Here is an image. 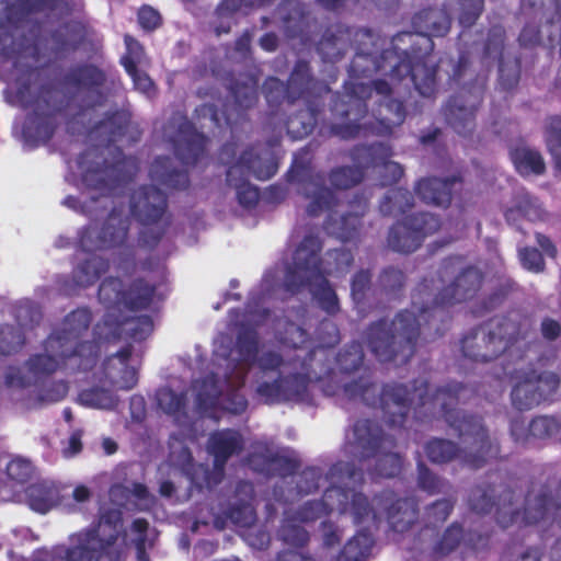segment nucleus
Wrapping results in <instances>:
<instances>
[{
	"instance_id": "a18cd8bd",
	"label": "nucleus",
	"mask_w": 561,
	"mask_h": 561,
	"mask_svg": "<svg viewBox=\"0 0 561 561\" xmlns=\"http://www.w3.org/2000/svg\"><path fill=\"white\" fill-rule=\"evenodd\" d=\"M413 81L415 83L416 89L420 91L422 95L430 96L434 91V77L432 75L427 76L424 83L420 82L419 73L416 71L412 75Z\"/></svg>"
},
{
	"instance_id": "bb28decb",
	"label": "nucleus",
	"mask_w": 561,
	"mask_h": 561,
	"mask_svg": "<svg viewBox=\"0 0 561 561\" xmlns=\"http://www.w3.org/2000/svg\"><path fill=\"white\" fill-rule=\"evenodd\" d=\"M559 430V424L553 417L540 416L529 424V433L537 438H545L554 435Z\"/></svg>"
},
{
	"instance_id": "f8f14e48",
	"label": "nucleus",
	"mask_w": 561,
	"mask_h": 561,
	"mask_svg": "<svg viewBox=\"0 0 561 561\" xmlns=\"http://www.w3.org/2000/svg\"><path fill=\"white\" fill-rule=\"evenodd\" d=\"M128 351L110 357L104 364V375L121 389H130L137 383L136 368L128 364Z\"/></svg>"
},
{
	"instance_id": "de8ad7c7",
	"label": "nucleus",
	"mask_w": 561,
	"mask_h": 561,
	"mask_svg": "<svg viewBox=\"0 0 561 561\" xmlns=\"http://www.w3.org/2000/svg\"><path fill=\"white\" fill-rule=\"evenodd\" d=\"M368 282H369V276L367 273L363 272V273L357 274L355 276V278L353 280V285H352L353 294L356 295V294L360 293L366 287Z\"/></svg>"
},
{
	"instance_id": "69168bd1",
	"label": "nucleus",
	"mask_w": 561,
	"mask_h": 561,
	"mask_svg": "<svg viewBox=\"0 0 561 561\" xmlns=\"http://www.w3.org/2000/svg\"><path fill=\"white\" fill-rule=\"evenodd\" d=\"M123 492H124L123 488H121V486H114V488L111 490V496H112L113 499H116V497H118Z\"/></svg>"
},
{
	"instance_id": "1a4fd4ad",
	"label": "nucleus",
	"mask_w": 561,
	"mask_h": 561,
	"mask_svg": "<svg viewBox=\"0 0 561 561\" xmlns=\"http://www.w3.org/2000/svg\"><path fill=\"white\" fill-rule=\"evenodd\" d=\"M240 447V435L233 431L216 433L210 437L209 440V453L214 456V466L217 471L214 476H209L199 466L197 470H201L205 474V484L211 486L219 482L220 471L226 459Z\"/></svg>"
},
{
	"instance_id": "4d7b16f0",
	"label": "nucleus",
	"mask_w": 561,
	"mask_h": 561,
	"mask_svg": "<svg viewBox=\"0 0 561 561\" xmlns=\"http://www.w3.org/2000/svg\"><path fill=\"white\" fill-rule=\"evenodd\" d=\"M248 540H249L251 546L256 547V548H262L267 542V536L264 533H261L260 536H259V540L256 542V541L252 540V535L249 534L248 535Z\"/></svg>"
},
{
	"instance_id": "c85d7f7f",
	"label": "nucleus",
	"mask_w": 561,
	"mask_h": 561,
	"mask_svg": "<svg viewBox=\"0 0 561 561\" xmlns=\"http://www.w3.org/2000/svg\"><path fill=\"white\" fill-rule=\"evenodd\" d=\"M378 474L381 477H393L401 470V459L397 454H385L378 458Z\"/></svg>"
},
{
	"instance_id": "412c9836",
	"label": "nucleus",
	"mask_w": 561,
	"mask_h": 561,
	"mask_svg": "<svg viewBox=\"0 0 561 561\" xmlns=\"http://www.w3.org/2000/svg\"><path fill=\"white\" fill-rule=\"evenodd\" d=\"M82 405L95 409H112L117 403V398L108 390L91 388L83 390L79 396Z\"/></svg>"
},
{
	"instance_id": "864d4df0",
	"label": "nucleus",
	"mask_w": 561,
	"mask_h": 561,
	"mask_svg": "<svg viewBox=\"0 0 561 561\" xmlns=\"http://www.w3.org/2000/svg\"><path fill=\"white\" fill-rule=\"evenodd\" d=\"M67 393V387L64 383L57 386L54 393L48 394L44 400L47 402H55L62 399Z\"/></svg>"
},
{
	"instance_id": "423d86ee",
	"label": "nucleus",
	"mask_w": 561,
	"mask_h": 561,
	"mask_svg": "<svg viewBox=\"0 0 561 561\" xmlns=\"http://www.w3.org/2000/svg\"><path fill=\"white\" fill-rule=\"evenodd\" d=\"M421 319H424L423 314L420 319H415L413 312L411 311L400 313L391 324L397 333L396 335H390L386 323H379L373 327L368 341L371 352L380 360L392 359V345L397 342V340L401 342L402 339H407V341L410 342L412 333L415 331L416 327L421 324Z\"/></svg>"
},
{
	"instance_id": "dca6fc26",
	"label": "nucleus",
	"mask_w": 561,
	"mask_h": 561,
	"mask_svg": "<svg viewBox=\"0 0 561 561\" xmlns=\"http://www.w3.org/2000/svg\"><path fill=\"white\" fill-rule=\"evenodd\" d=\"M456 181H442L438 179L423 180L417 185V194L426 202L436 205L448 204Z\"/></svg>"
},
{
	"instance_id": "8fccbe9b",
	"label": "nucleus",
	"mask_w": 561,
	"mask_h": 561,
	"mask_svg": "<svg viewBox=\"0 0 561 561\" xmlns=\"http://www.w3.org/2000/svg\"><path fill=\"white\" fill-rule=\"evenodd\" d=\"M537 242L541 247V249L550 256L554 257L557 255V249L551 243V241L545 236L538 234Z\"/></svg>"
},
{
	"instance_id": "ddd939ff",
	"label": "nucleus",
	"mask_w": 561,
	"mask_h": 561,
	"mask_svg": "<svg viewBox=\"0 0 561 561\" xmlns=\"http://www.w3.org/2000/svg\"><path fill=\"white\" fill-rule=\"evenodd\" d=\"M164 207L165 197L154 187L141 190L133 197L131 211L144 220L158 219Z\"/></svg>"
},
{
	"instance_id": "72a5a7b5",
	"label": "nucleus",
	"mask_w": 561,
	"mask_h": 561,
	"mask_svg": "<svg viewBox=\"0 0 561 561\" xmlns=\"http://www.w3.org/2000/svg\"><path fill=\"white\" fill-rule=\"evenodd\" d=\"M125 327V330L130 332L131 336L136 340L145 339L152 331V322L147 317L127 321Z\"/></svg>"
},
{
	"instance_id": "0eeeda50",
	"label": "nucleus",
	"mask_w": 561,
	"mask_h": 561,
	"mask_svg": "<svg viewBox=\"0 0 561 561\" xmlns=\"http://www.w3.org/2000/svg\"><path fill=\"white\" fill-rule=\"evenodd\" d=\"M558 378L553 373L539 376H527L515 385L512 399L519 409H527L549 397L558 387Z\"/></svg>"
},
{
	"instance_id": "4468645a",
	"label": "nucleus",
	"mask_w": 561,
	"mask_h": 561,
	"mask_svg": "<svg viewBox=\"0 0 561 561\" xmlns=\"http://www.w3.org/2000/svg\"><path fill=\"white\" fill-rule=\"evenodd\" d=\"M474 345L470 339L463 341V353L466 356L477 360L486 362L502 353L506 347V342L495 334H491L488 339L483 333L474 335Z\"/></svg>"
},
{
	"instance_id": "f704fd0d",
	"label": "nucleus",
	"mask_w": 561,
	"mask_h": 561,
	"mask_svg": "<svg viewBox=\"0 0 561 561\" xmlns=\"http://www.w3.org/2000/svg\"><path fill=\"white\" fill-rule=\"evenodd\" d=\"M375 168L379 174L385 175V179L382 180V184L385 185L396 182L402 175L401 167L393 161H386L382 164H376Z\"/></svg>"
},
{
	"instance_id": "0e129e2a",
	"label": "nucleus",
	"mask_w": 561,
	"mask_h": 561,
	"mask_svg": "<svg viewBox=\"0 0 561 561\" xmlns=\"http://www.w3.org/2000/svg\"><path fill=\"white\" fill-rule=\"evenodd\" d=\"M375 88H376L377 92L380 94H386L390 91V88H389L388 83H386V82H377L375 84Z\"/></svg>"
},
{
	"instance_id": "c756f323",
	"label": "nucleus",
	"mask_w": 561,
	"mask_h": 561,
	"mask_svg": "<svg viewBox=\"0 0 561 561\" xmlns=\"http://www.w3.org/2000/svg\"><path fill=\"white\" fill-rule=\"evenodd\" d=\"M159 407L167 413L172 414L182 407V398L169 389H162L157 393Z\"/></svg>"
},
{
	"instance_id": "aec40b11",
	"label": "nucleus",
	"mask_w": 561,
	"mask_h": 561,
	"mask_svg": "<svg viewBox=\"0 0 561 561\" xmlns=\"http://www.w3.org/2000/svg\"><path fill=\"white\" fill-rule=\"evenodd\" d=\"M351 496H352V504L348 507V504L344 503V501H347L350 497L348 493H344L339 489H331V490H328L324 495L327 505H329L331 507V510L333 508V503H331V501H333L334 499H337L340 504L342 505V510L344 512L350 511L355 516V519H359L363 517L364 514L368 513L367 500L362 494H352Z\"/></svg>"
},
{
	"instance_id": "9d476101",
	"label": "nucleus",
	"mask_w": 561,
	"mask_h": 561,
	"mask_svg": "<svg viewBox=\"0 0 561 561\" xmlns=\"http://www.w3.org/2000/svg\"><path fill=\"white\" fill-rule=\"evenodd\" d=\"M28 505L38 513H47L54 507H59L65 512L73 508L70 499L60 495V488L54 484L32 485L27 490Z\"/></svg>"
},
{
	"instance_id": "cd10ccee",
	"label": "nucleus",
	"mask_w": 561,
	"mask_h": 561,
	"mask_svg": "<svg viewBox=\"0 0 561 561\" xmlns=\"http://www.w3.org/2000/svg\"><path fill=\"white\" fill-rule=\"evenodd\" d=\"M362 179V173L357 169L344 168L332 173L331 182L340 188H347Z\"/></svg>"
},
{
	"instance_id": "ea45409f",
	"label": "nucleus",
	"mask_w": 561,
	"mask_h": 561,
	"mask_svg": "<svg viewBox=\"0 0 561 561\" xmlns=\"http://www.w3.org/2000/svg\"><path fill=\"white\" fill-rule=\"evenodd\" d=\"M230 517L233 523L244 527L251 526L255 520L254 511L250 505L233 510Z\"/></svg>"
},
{
	"instance_id": "09e8293b",
	"label": "nucleus",
	"mask_w": 561,
	"mask_h": 561,
	"mask_svg": "<svg viewBox=\"0 0 561 561\" xmlns=\"http://www.w3.org/2000/svg\"><path fill=\"white\" fill-rule=\"evenodd\" d=\"M461 534V530L459 527H451L447 530L445 538H444V545H446V549L450 550L454 548V543L459 539Z\"/></svg>"
},
{
	"instance_id": "79ce46f5",
	"label": "nucleus",
	"mask_w": 561,
	"mask_h": 561,
	"mask_svg": "<svg viewBox=\"0 0 561 561\" xmlns=\"http://www.w3.org/2000/svg\"><path fill=\"white\" fill-rule=\"evenodd\" d=\"M130 496L137 501L136 505L140 510H145V508L149 507L150 499H149L147 490L144 485L135 484L130 492Z\"/></svg>"
},
{
	"instance_id": "bf43d9fd",
	"label": "nucleus",
	"mask_w": 561,
	"mask_h": 561,
	"mask_svg": "<svg viewBox=\"0 0 561 561\" xmlns=\"http://www.w3.org/2000/svg\"><path fill=\"white\" fill-rule=\"evenodd\" d=\"M50 129L48 126L41 127L39 136L36 142H45L50 137Z\"/></svg>"
},
{
	"instance_id": "338daca9",
	"label": "nucleus",
	"mask_w": 561,
	"mask_h": 561,
	"mask_svg": "<svg viewBox=\"0 0 561 561\" xmlns=\"http://www.w3.org/2000/svg\"><path fill=\"white\" fill-rule=\"evenodd\" d=\"M520 561H539L536 553H527L525 554Z\"/></svg>"
},
{
	"instance_id": "3c124183",
	"label": "nucleus",
	"mask_w": 561,
	"mask_h": 561,
	"mask_svg": "<svg viewBox=\"0 0 561 561\" xmlns=\"http://www.w3.org/2000/svg\"><path fill=\"white\" fill-rule=\"evenodd\" d=\"M81 449V440L79 434H73L69 438V447L65 450L66 456H73Z\"/></svg>"
},
{
	"instance_id": "603ef678",
	"label": "nucleus",
	"mask_w": 561,
	"mask_h": 561,
	"mask_svg": "<svg viewBox=\"0 0 561 561\" xmlns=\"http://www.w3.org/2000/svg\"><path fill=\"white\" fill-rule=\"evenodd\" d=\"M280 363V358L276 354H268L266 357L260 359V366L263 369L274 368L278 366Z\"/></svg>"
},
{
	"instance_id": "4be33fe9",
	"label": "nucleus",
	"mask_w": 561,
	"mask_h": 561,
	"mask_svg": "<svg viewBox=\"0 0 561 561\" xmlns=\"http://www.w3.org/2000/svg\"><path fill=\"white\" fill-rule=\"evenodd\" d=\"M171 461L174 468V474L178 471L184 472L190 476L193 481L202 485L199 482L197 470H191V456L186 447H183L180 442L174 440L171 443Z\"/></svg>"
},
{
	"instance_id": "5701e85b",
	"label": "nucleus",
	"mask_w": 561,
	"mask_h": 561,
	"mask_svg": "<svg viewBox=\"0 0 561 561\" xmlns=\"http://www.w3.org/2000/svg\"><path fill=\"white\" fill-rule=\"evenodd\" d=\"M106 270V263L98 256H93L76 272V277L82 286H87L94 282L99 275Z\"/></svg>"
},
{
	"instance_id": "473e14b6",
	"label": "nucleus",
	"mask_w": 561,
	"mask_h": 561,
	"mask_svg": "<svg viewBox=\"0 0 561 561\" xmlns=\"http://www.w3.org/2000/svg\"><path fill=\"white\" fill-rule=\"evenodd\" d=\"M523 266L531 272H541L543 270V260L541 254L535 249H524L519 252Z\"/></svg>"
},
{
	"instance_id": "f03ea898",
	"label": "nucleus",
	"mask_w": 561,
	"mask_h": 561,
	"mask_svg": "<svg viewBox=\"0 0 561 561\" xmlns=\"http://www.w3.org/2000/svg\"><path fill=\"white\" fill-rule=\"evenodd\" d=\"M90 314L81 309L69 314L62 330L51 335L45 353L30 359L16 374L8 376L11 387H25L37 382L43 376L51 374L62 366L71 368L90 367L95 355V347L91 343H79L81 334L88 329Z\"/></svg>"
},
{
	"instance_id": "6e6d98bb",
	"label": "nucleus",
	"mask_w": 561,
	"mask_h": 561,
	"mask_svg": "<svg viewBox=\"0 0 561 561\" xmlns=\"http://www.w3.org/2000/svg\"><path fill=\"white\" fill-rule=\"evenodd\" d=\"M261 46L265 50H274L276 48V37L274 35H265L261 38Z\"/></svg>"
},
{
	"instance_id": "4c0bfd02",
	"label": "nucleus",
	"mask_w": 561,
	"mask_h": 561,
	"mask_svg": "<svg viewBox=\"0 0 561 561\" xmlns=\"http://www.w3.org/2000/svg\"><path fill=\"white\" fill-rule=\"evenodd\" d=\"M392 116L385 115L383 119L387 121L380 133H389L392 126L399 125L403 121V110L400 103H392L386 106V111L392 112Z\"/></svg>"
},
{
	"instance_id": "20e7f679",
	"label": "nucleus",
	"mask_w": 561,
	"mask_h": 561,
	"mask_svg": "<svg viewBox=\"0 0 561 561\" xmlns=\"http://www.w3.org/2000/svg\"><path fill=\"white\" fill-rule=\"evenodd\" d=\"M320 242L316 237H309L298 247L294 254V266L289 268L287 285L294 287L297 280H308V286L320 306L328 312L336 309V296L318 267L317 252Z\"/></svg>"
},
{
	"instance_id": "a211bd4d",
	"label": "nucleus",
	"mask_w": 561,
	"mask_h": 561,
	"mask_svg": "<svg viewBox=\"0 0 561 561\" xmlns=\"http://www.w3.org/2000/svg\"><path fill=\"white\" fill-rule=\"evenodd\" d=\"M125 43L130 57L123 59L124 67L131 76L135 87L141 92L149 93L153 85L152 81L146 73L138 72L135 69L134 61L131 60V58L139 59L141 47L137 41L128 35L125 36Z\"/></svg>"
},
{
	"instance_id": "052dcab7",
	"label": "nucleus",
	"mask_w": 561,
	"mask_h": 561,
	"mask_svg": "<svg viewBox=\"0 0 561 561\" xmlns=\"http://www.w3.org/2000/svg\"><path fill=\"white\" fill-rule=\"evenodd\" d=\"M437 510H439V513H440L439 518L445 519L447 517V515L449 514L450 507L447 502H442V503H437Z\"/></svg>"
},
{
	"instance_id": "5fc2aeb1",
	"label": "nucleus",
	"mask_w": 561,
	"mask_h": 561,
	"mask_svg": "<svg viewBox=\"0 0 561 561\" xmlns=\"http://www.w3.org/2000/svg\"><path fill=\"white\" fill-rule=\"evenodd\" d=\"M408 506H409L408 502H402L399 505V510L401 511L403 507H407L405 511H404V517L402 518V520L405 524H411V523L414 522V519L416 517V512H415V510L413 507H408Z\"/></svg>"
},
{
	"instance_id": "2eb2a0df",
	"label": "nucleus",
	"mask_w": 561,
	"mask_h": 561,
	"mask_svg": "<svg viewBox=\"0 0 561 561\" xmlns=\"http://www.w3.org/2000/svg\"><path fill=\"white\" fill-rule=\"evenodd\" d=\"M322 510V505L319 503L311 504L309 507H306L297 518H287L280 530L279 535L284 542L291 546H302L309 539L307 530L300 525L302 522H308L313 518L311 513H316Z\"/></svg>"
},
{
	"instance_id": "7c9ffc66",
	"label": "nucleus",
	"mask_w": 561,
	"mask_h": 561,
	"mask_svg": "<svg viewBox=\"0 0 561 561\" xmlns=\"http://www.w3.org/2000/svg\"><path fill=\"white\" fill-rule=\"evenodd\" d=\"M7 470L12 479L25 481L32 474L33 467L28 460L15 458L9 462Z\"/></svg>"
},
{
	"instance_id": "6ab92c4d",
	"label": "nucleus",
	"mask_w": 561,
	"mask_h": 561,
	"mask_svg": "<svg viewBox=\"0 0 561 561\" xmlns=\"http://www.w3.org/2000/svg\"><path fill=\"white\" fill-rule=\"evenodd\" d=\"M511 157L516 170L523 175L540 174L545 170L541 156L530 148H516Z\"/></svg>"
},
{
	"instance_id": "49530a36",
	"label": "nucleus",
	"mask_w": 561,
	"mask_h": 561,
	"mask_svg": "<svg viewBox=\"0 0 561 561\" xmlns=\"http://www.w3.org/2000/svg\"><path fill=\"white\" fill-rule=\"evenodd\" d=\"M419 480L420 484L423 489L427 491H434L436 485V479L433 477L427 469L420 467L419 469Z\"/></svg>"
},
{
	"instance_id": "13d9d810",
	"label": "nucleus",
	"mask_w": 561,
	"mask_h": 561,
	"mask_svg": "<svg viewBox=\"0 0 561 561\" xmlns=\"http://www.w3.org/2000/svg\"><path fill=\"white\" fill-rule=\"evenodd\" d=\"M335 256H336V260H337V264H343L345 266H348L350 263H351V256L348 253H345V252H339V253H335Z\"/></svg>"
},
{
	"instance_id": "f257e3e1",
	"label": "nucleus",
	"mask_w": 561,
	"mask_h": 561,
	"mask_svg": "<svg viewBox=\"0 0 561 561\" xmlns=\"http://www.w3.org/2000/svg\"><path fill=\"white\" fill-rule=\"evenodd\" d=\"M153 531L144 519H136L129 533H122V518L118 510H102L96 525L69 536L68 546L58 549V556L66 561H122L129 542L137 549V561H149L146 547L153 542Z\"/></svg>"
},
{
	"instance_id": "e433bc0d",
	"label": "nucleus",
	"mask_w": 561,
	"mask_h": 561,
	"mask_svg": "<svg viewBox=\"0 0 561 561\" xmlns=\"http://www.w3.org/2000/svg\"><path fill=\"white\" fill-rule=\"evenodd\" d=\"M60 495L71 500L73 508L70 512H73L77 504L84 503L90 499L91 492L85 485H77L71 492L65 488L60 489Z\"/></svg>"
},
{
	"instance_id": "c03bdc74",
	"label": "nucleus",
	"mask_w": 561,
	"mask_h": 561,
	"mask_svg": "<svg viewBox=\"0 0 561 561\" xmlns=\"http://www.w3.org/2000/svg\"><path fill=\"white\" fill-rule=\"evenodd\" d=\"M259 393L266 398V400L274 401L280 398V382L273 385L263 383L257 388Z\"/></svg>"
},
{
	"instance_id": "9b49d317",
	"label": "nucleus",
	"mask_w": 561,
	"mask_h": 561,
	"mask_svg": "<svg viewBox=\"0 0 561 561\" xmlns=\"http://www.w3.org/2000/svg\"><path fill=\"white\" fill-rule=\"evenodd\" d=\"M438 220L433 216H425L423 226H417L410 231L403 226L396 227L389 237L390 245L401 252L414 251L420 244V233H427L438 228Z\"/></svg>"
},
{
	"instance_id": "e2e57ef3",
	"label": "nucleus",
	"mask_w": 561,
	"mask_h": 561,
	"mask_svg": "<svg viewBox=\"0 0 561 561\" xmlns=\"http://www.w3.org/2000/svg\"><path fill=\"white\" fill-rule=\"evenodd\" d=\"M103 446L107 454H113L116 450V444L110 439H105Z\"/></svg>"
},
{
	"instance_id": "2f4dec72",
	"label": "nucleus",
	"mask_w": 561,
	"mask_h": 561,
	"mask_svg": "<svg viewBox=\"0 0 561 561\" xmlns=\"http://www.w3.org/2000/svg\"><path fill=\"white\" fill-rule=\"evenodd\" d=\"M551 127L552 134L548 145L558 169L561 170V118L553 119Z\"/></svg>"
},
{
	"instance_id": "a878e982",
	"label": "nucleus",
	"mask_w": 561,
	"mask_h": 561,
	"mask_svg": "<svg viewBox=\"0 0 561 561\" xmlns=\"http://www.w3.org/2000/svg\"><path fill=\"white\" fill-rule=\"evenodd\" d=\"M460 435L466 437L465 442L469 440V438L473 439L476 445H479L481 449H483L486 445V434L481 426V424L477 421L465 420L458 426Z\"/></svg>"
},
{
	"instance_id": "774afa93",
	"label": "nucleus",
	"mask_w": 561,
	"mask_h": 561,
	"mask_svg": "<svg viewBox=\"0 0 561 561\" xmlns=\"http://www.w3.org/2000/svg\"><path fill=\"white\" fill-rule=\"evenodd\" d=\"M90 237H91V233H90V232H89V234H88V236L82 237V239H81V243H82V245H83V247H85V248H88V247H89V239H90Z\"/></svg>"
},
{
	"instance_id": "393cba45",
	"label": "nucleus",
	"mask_w": 561,
	"mask_h": 561,
	"mask_svg": "<svg viewBox=\"0 0 561 561\" xmlns=\"http://www.w3.org/2000/svg\"><path fill=\"white\" fill-rule=\"evenodd\" d=\"M426 454L434 462H445L455 456L456 448L450 442L436 439L427 444Z\"/></svg>"
},
{
	"instance_id": "680f3d73",
	"label": "nucleus",
	"mask_w": 561,
	"mask_h": 561,
	"mask_svg": "<svg viewBox=\"0 0 561 561\" xmlns=\"http://www.w3.org/2000/svg\"><path fill=\"white\" fill-rule=\"evenodd\" d=\"M160 492L164 496H170L173 492V484L172 482L165 481L160 486Z\"/></svg>"
},
{
	"instance_id": "39448f33",
	"label": "nucleus",
	"mask_w": 561,
	"mask_h": 561,
	"mask_svg": "<svg viewBox=\"0 0 561 561\" xmlns=\"http://www.w3.org/2000/svg\"><path fill=\"white\" fill-rule=\"evenodd\" d=\"M276 172V164L268 158L254 154L253 152H245L238 163L232 165L228 171V181L237 190V196L240 204L251 207L259 201V192L256 187L248 184H239V178L252 173L260 180H267Z\"/></svg>"
},
{
	"instance_id": "a19ab883",
	"label": "nucleus",
	"mask_w": 561,
	"mask_h": 561,
	"mask_svg": "<svg viewBox=\"0 0 561 561\" xmlns=\"http://www.w3.org/2000/svg\"><path fill=\"white\" fill-rule=\"evenodd\" d=\"M115 220L116 219L114 217H111L108 227L104 231V238L102 239L101 244L99 245L100 248L105 247L107 244L110 245L116 243L124 239L126 234V227L125 225H123V222H121V226L114 232H110V228L113 225L112 222Z\"/></svg>"
},
{
	"instance_id": "6e6552de",
	"label": "nucleus",
	"mask_w": 561,
	"mask_h": 561,
	"mask_svg": "<svg viewBox=\"0 0 561 561\" xmlns=\"http://www.w3.org/2000/svg\"><path fill=\"white\" fill-rule=\"evenodd\" d=\"M122 282L108 279L102 283L99 291L100 299L106 304H124L130 308H145L151 301L152 288L137 285L129 293L122 291Z\"/></svg>"
},
{
	"instance_id": "f3484780",
	"label": "nucleus",
	"mask_w": 561,
	"mask_h": 561,
	"mask_svg": "<svg viewBox=\"0 0 561 561\" xmlns=\"http://www.w3.org/2000/svg\"><path fill=\"white\" fill-rule=\"evenodd\" d=\"M480 273L476 268L467 270L457 278L453 287L446 289L444 299H446L447 302L453 300L460 301L467 298L470 293L476 291L480 286Z\"/></svg>"
},
{
	"instance_id": "58836bf2",
	"label": "nucleus",
	"mask_w": 561,
	"mask_h": 561,
	"mask_svg": "<svg viewBox=\"0 0 561 561\" xmlns=\"http://www.w3.org/2000/svg\"><path fill=\"white\" fill-rule=\"evenodd\" d=\"M140 25L146 30L156 28L160 24L159 13L149 7H144L138 13Z\"/></svg>"
},
{
	"instance_id": "37998d69",
	"label": "nucleus",
	"mask_w": 561,
	"mask_h": 561,
	"mask_svg": "<svg viewBox=\"0 0 561 561\" xmlns=\"http://www.w3.org/2000/svg\"><path fill=\"white\" fill-rule=\"evenodd\" d=\"M541 332L546 339L553 340L559 336L561 327L556 320L545 319L541 324Z\"/></svg>"
},
{
	"instance_id": "b1692460",
	"label": "nucleus",
	"mask_w": 561,
	"mask_h": 561,
	"mask_svg": "<svg viewBox=\"0 0 561 561\" xmlns=\"http://www.w3.org/2000/svg\"><path fill=\"white\" fill-rule=\"evenodd\" d=\"M305 191L308 197L311 198V203L308 206V210L310 213H316L317 208H322L324 206H329L332 195L331 192L327 188H323L319 185L318 182H309L305 186Z\"/></svg>"
},
{
	"instance_id": "c9c22d12",
	"label": "nucleus",
	"mask_w": 561,
	"mask_h": 561,
	"mask_svg": "<svg viewBox=\"0 0 561 561\" xmlns=\"http://www.w3.org/2000/svg\"><path fill=\"white\" fill-rule=\"evenodd\" d=\"M332 560H333V554L331 553V551L322 552L321 554L318 556V560H316L314 558H312L299 550L283 552L278 558V561H332Z\"/></svg>"
},
{
	"instance_id": "7ed1b4c3",
	"label": "nucleus",
	"mask_w": 561,
	"mask_h": 561,
	"mask_svg": "<svg viewBox=\"0 0 561 561\" xmlns=\"http://www.w3.org/2000/svg\"><path fill=\"white\" fill-rule=\"evenodd\" d=\"M256 342L253 335L245 339H240L238 347L230 354V364L232 365L231 371L225 375L222 386H218L214 378L194 385L197 401L199 405L214 404V400L219 396L227 397L230 403L225 404V409L231 413H240L245 409V400L239 394H232V391L240 387L243 382L244 373L250 365V362L255 357Z\"/></svg>"
}]
</instances>
